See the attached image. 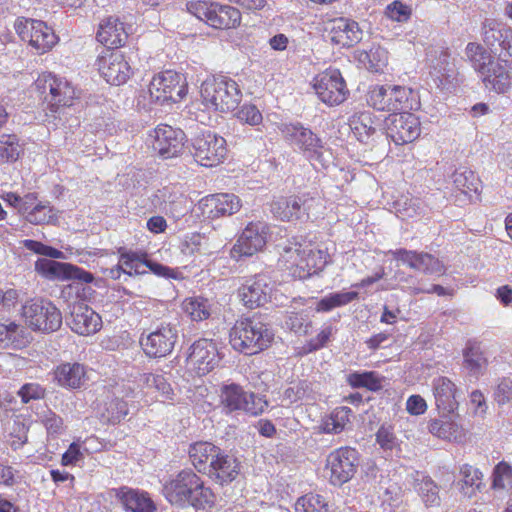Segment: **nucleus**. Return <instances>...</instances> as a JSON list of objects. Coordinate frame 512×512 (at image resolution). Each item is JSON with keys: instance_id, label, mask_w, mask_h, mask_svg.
Returning a JSON list of instances; mask_svg holds the SVG:
<instances>
[{"instance_id": "f257e3e1", "label": "nucleus", "mask_w": 512, "mask_h": 512, "mask_svg": "<svg viewBox=\"0 0 512 512\" xmlns=\"http://www.w3.org/2000/svg\"><path fill=\"white\" fill-rule=\"evenodd\" d=\"M166 500L179 508L194 507L199 510L214 506L216 496L212 489L192 469H184L163 486Z\"/></svg>"}, {"instance_id": "f03ea898", "label": "nucleus", "mask_w": 512, "mask_h": 512, "mask_svg": "<svg viewBox=\"0 0 512 512\" xmlns=\"http://www.w3.org/2000/svg\"><path fill=\"white\" fill-rule=\"evenodd\" d=\"M465 55L473 69L481 75L487 89L497 93H505L510 89L509 72L483 45L469 42L465 48Z\"/></svg>"}, {"instance_id": "7ed1b4c3", "label": "nucleus", "mask_w": 512, "mask_h": 512, "mask_svg": "<svg viewBox=\"0 0 512 512\" xmlns=\"http://www.w3.org/2000/svg\"><path fill=\"white\" fill-rule=\"evenodd\" d=\"M229 338L234 350L246 355H254L270 346L274 333L259 318L247 317L235 322Z\"/></svg>"}, {"instance_id": "20e7f679", "label": "nucleus", "mask_w": 512, "mask_h": 512, "mask_svg": "<svg viewBox=\"0 0 512 512\" xmlns=\"http://www.w3.org/2000/svg\"><path fill=\"white\" fill-rule=\"evenodd\" d=\"M279 265L299 279H305L321 270L325 264V256L321 250H314L296 241H289L282 247Z\"/></svg>"}, {"instance_id": "39448f33", "label": "nucleus", "mask_w": 512, "mask_h": 512, "mask_svg": "<svg viewBox=\"0 0 512 512\" xmlns=\"http://www.w3.org/2000/svg\"><path fill=\"white\" fill-rule=\"evenodd\" d=\"M284 139L312 163L325 166L329 159V151L322 140L311 129L301 123H285L280 126Z\"/></svg>"}, {"instance_id": "423d86ee", "label": "nucleus", "mask_w": 512, "mask_h": 512, "mask_svg": "<svg viewBox=\"0 0 512 512\" xmlns=\"http://www.w3.org/2000/svg\"><path fill=\"white\" fill-rule=\"evenodd\" d=\"M201 97L207 108L228 112L237 108L242 98V92L236 81L220 76L207 79L202 83Z\"/></svg>"}, {"instance_id": "0eeeda50", "label": "nucleus", "mask_w": 512, "mask_h": 512, "mask_svg": "<svg viewBox=\"0 0 512 512\" xmlns=\"http://www.w3.org/2000/svg\"><path fill=\"white\" fill-rule=\"evenodd\" d=\"M188 10L216 29L236 28L241 23V12L230 5L198 1L190 3Z\"/></svg>"}, {"instance_id": "6e6552de", "label": "nucleus", "mask_w": 512, "mask_h": 512, "mask_svg": "<svg viewBox=\"0 0 512 512\" xmlns=\"http://www.w3.org/2000/svg\"><path fill=\"white\" fill-rule=\"evenodd\" d=\"M220 401L224 409L231 413L243 411L251 416L264 412L268 402L258 394L245 391L240 385L231 383L224 385L220 392Z\"/></svg>"}, {"instance_id": "1a4fd4ad", "label": "nucleus", "mask_w": 512, "mask_h": 512, "mask_svg": "<svg viewBox=\"0 0 512 512\" xmlns=\"http://www.w3.org/2000/svg\"><path fill=\"white\" fill-rule=\"evenodd\" d=\"M484 44L512 69V29L495 19H485L481 27Z\"/></svg>"}, {"instance_id": "9d476101", "label": "nucleus", "mask_w": 512, "mask_h": 512, "mask_svg": "<svg viewBox=\"0 0 512 512\" xmlns=\"http://www.w3.org/2000/svg\"><path fill=\"white\" fill-rule=\"evenodd\" d=\"M22 315L33 330L54 332L62 324V315L59 309L50 301L43 299L26 302L22 307Z\"/></svg>"}, {"instance_id": "9b49d317", "label": "nucleus", "mask_w": 512, "mask_h": 512, "mask_svg": "<svg viewBox=\"0 0 512 512\" xmlns=\"http://www.w3.org/2000/svg\"><path fill=\"white\" fill-rule=\"evenodd\" d=\"M359 465L358 452L350 447H341L332 451L326 458L325 470L329 482L341 486L350 481Z\"/></svg>"}, {"instance_id": "f8f14e48", "label": "nucleus", "mask_w": 512, "mask_h": 512, "mask_svg": "<svg viewBox=\"0 0 512 512\" xmlns=\"http://www.w3.org/2000/svg\"><path fill=\"white\" fill-rule=\"evenodd\" d=\"M313 88L318 98L327 106H337L343 103L349 90L338 69H326L313 80Z\"/></svg>"}, {"instance_id": "ddd939ff", "label": "nucleus", "mask_w": 512, "mask_h": 512, "mask_svg": "<svg viewBox=\"0 0 512 512\" xmlns=\"http://www.w3.org/2000/svg\"><path fill=\"white\" fill-rule=\"evenodd\" d=\"M149 94L156 103L178 102L187 93L185 79L175 71L166 70L154 76L149 84Z\"/></svg>"}, {"instance_id": "4468645a", "label": "nucleus", "mask_w": 512, "mask_h": 512, "mask_svg": "<svg viewBox=\"0 0 512 512\" xmlns=\"http://www.w3.org/2000/svg\"><path fill=\"white\" fill-rule=\"evenodd\" d=\"M178 330L175 324L162 322L147 336L140 338V344L149 358H162L169 355L177 342Z\"/></svg>"}, {"instance_id": "2eb2a0df", "label": "nucleus", "mask_w": 512, "mask_h": 512, "mask_svg": "<svg viewBox=\"0 0 512 512\" xmlns=\"http://www.w3.org/2000/svg\"><path fill=\"white\" fill-rule=\"evenodd\" d=\"M193 157L202 166L214 167L227 155L226 140L210 131L197 135L192 141Z\"/></svg>"}, {"instance_id": "dca6fc26", "label": "nucleus", "mask_w": 512, "mask_h": 512, "mask_svg": "<svg viewBox=\"0 0 512 512\" xmlns=\"http://www.w3.org/2000/svg\"><path fill=\"white\" fill-rule=\"evenodd\" d=\"M15 30L23 41H27L39 53L49 51L57 42L54 31L41 20H18Z\"/></svg>"}, {"instance_id": "f3484780", "label": "nucleus", "mask_w": 512, "mask_h": 512, "mask_svg": "<svg viewBox=\"0 0 512 512\" xmlns=\"http://www.w3.org/2000/svg\"><path fill=\"white\" fill-rule=\"evenodd\" d=\"M37 90L51 106H71L75 98L74 87L65 79L51 73L43 74L35 82Z\"/></svg>"}, {"instance_id": "a211bd4d", "label": "nucleus", "mask_w": 512, "mask_h": 512, "mask_svg": "<svg viewBox=\"0 0 512 512\" xmlns=\"http://www.w3.org/2000/svg\"><path fill=\"white\" fill-rule=\"evenodd\" d=\"M409 94L403 86L376 85L370 89L367 102L374 109L397 113L407 107Z\"/></svg>"}, {"instance_id": "6ab92c4d", "label": "nucleus", "mask_w": 512, "mask_h": 512, "mask_svg": "<svg viewBox=\"0 0 512 512\" xmlns=\"http://www.w3.org/2000/svg\"><path fill=\"white\" fill-rule=\"evenodd\" d=\"M269 226L262 221L247 224L236 243L231 249V256L235 259L250 257L261 251L267 242Z\"/></svg>"}, {"instance_id": "aec40b11", "label": "nucleus", "mask_w": 512, "mask_h": 512, "mask_svg": "<svg viewBox=\"0 0 512 512\" xmlns=\"http://www.w3.org/2000/svg\"><path fill=\"white\" fill-rule=\"evenodd\" d=\"M386 134L396 145L415 141L421 133L419 118L412 113H392L385 119Z\"/></svg>"}, {"instance_id": "412c9836", "label": "nucleus", "mask_w": 512, "mask_h": 512, "mask_svg": "<svg viewBox=\"0 0 512 512\" xmlns=\"http://www.w3.org/2000/svg\"><path fill=\"white\" fill-rule=\"evenodd\" d=\"M96 66L106 82L112 85L126 83L132 74V69L125 56L120 51L107 49L98 56Z\"/></svg>"}, {"instance_id": "4be33fe9", "label": "nucleus", "mask_w": 512, "mask_h": 512, "mask_svg": "<svg viewBox=\"0 0 512 512\" xmlns=\"http://www.w3.org/2000/svg\"><path fill=\"white\" fill-rule=\"evenodd\" d=\"M35 270L49 280H78L82 283H90L94 279L90 272L78 266L46 258H40L35 262Z\"/></svg>"}, {"instance_id": "5701e85b", "label": "nucleus", "mask_w": 512, "mask_h": 512, "mask_svg": "<svg viewBox=\"0 0 512 512\" xmlns=\"http://www.w3.org/2000/svg\"><path fill=\"white\" fill-rule=\"evenodd\" d=\"M152 147L164 159L178 156L184 147L185 134L169 125H158L151 135Z\"/></svg>"}, {"instance_id": "b1692460", "label": "nucleus", "mask_w": 512, "mask_h": 512, "mask_svg": "<svg viewBox=\"0 0 512 512\" xmlns=\"http://www.w3.org/2000/svg\"><path fill=\"white\" fill-rule=\"evenodd\" d=\"M272 281L265 274H257L245 281L238 290L243 304L250 309L263 306L271 297Z\"/></svg>"}, {"instance_id": "393cba45", "label": "nucleus", "mask_w": 512, "mask_h": 512, "mask_svg": "<svg viewBox=\"0 0 512 512\" xmlns=\"http://www.w3.org/2000/svg\"><path fill=\"white\" fill-rule=\"evenodd\" d=\"M187 362L198 375L208 374L219 362L216 344L208 339L195 341L190 347Z\"/></svg>"}, {"instance_id": "a878e982", "label": "nucleus", "mask_w": 512, "mask_h": 512, "mask_svg": "<svg viewBox=\"0 0 512 512\" xmlns=\"http://www.w3.org/2000/svg\"><path fill=\"white\" fill-rule=\"evenodd\" d=\"M326 31L327 38L341 47H351L359 43L363 36V31L356 21L343 17L329 21Z\"/></svg>"}, {"instance_id": "bb28decb", "label": "nucleus", "mask_w": 512, "mask_h": 512, "mask_svg": "<svg viewBox=\"0 0 512 512\" xmlns=\"http://www.w3.org/2000/svg\"><path fill=\"white\" fill-rule=\"evenodd\" d=\"M242 206L240 198L232 193H218L207 196L201 201L203 214L215 219L237 213Z\"/></svg>"}, {"instance_id": "cd10ccee", "label": "nucleus", "mask_w": 512, "mask_h": 512, "mask_svg": "<svg viewBox=\"0 0 512 512\" xmlns=\"http://www.w3.org/2000/svg\"><path fill=\"white\" fill-rule=\"evenodd\" d=\"M68 324L75 333L90 335L100 330L102 320L93 309L87 305L78 304L73 306Z\"/></svg>"}, {"instance_id": "c85d7f7f", "label": "nucleus", "mask_w": 512, "mask_h": 512, "mask_svg": "<svg viewBox=\"0 0 512 512\" xmlns=\"http://www.w3.org/2000/svg\"><path fill=\"white\" fill-rule=\"evenodd\" d=\"M152 203L159 210L174 218L183 216L188 210V199L178 190L171 187L159 189L154 194Z\"/></svg>"}, {"instance_id": "c756f323", "label": "nucleus", "mask_w": 512, "mask_h": 512, "mask_svg": "<svg viewBox=\"0 0 512 512\" xmlns=\"http://www.w3.org/2000/svg\"><path fill=\"white\" fill-rule=\"evenodd\" d=\"M240 472V463L234 456L225 454L221 449L219 455L212 461L205 473L215 483L225 485L236 479Z\"/></svg>"}, {"instance_id": "7c9ffc66", "label": "nucleus", "mask_w": 512, "mask_h": 512, "mask_svg": "<svg viewBox=\"0 0 512 512\" xmlns=\"http://www.w3.org/2000/svg\"><path fill=\"white\" fill-rule=\"evenodd\" d=\"M128 34L119 18L109 16L102 21L97 31V40L107 48L116 49L124 45Z\"/></svg>"}, {"instance_id": "2f4dec72", "label": "nucleus", "mask_w": 512, "mask_h": 512, "mask_svg": "<svg viewBox=\"0 0 512 512\" xmlns=\"http://www.w3.org/2000/svg\"><path fill=\"white\" fill-rule=\"evenodd\" d=\"M433 395L437 409L442 413H452L458 407L455 384L447 377H438L433 380Z\"/></svg>"}, {"instance_id": "473e14b6", "label": "nucleus", "mask_w": 512, "mask_h": 512, "mask_svg": "<svg viewBox=\"0 0 512 512\" xmlns=\"http://www.w3.org/2000/svg\"><path fill=\"white\" fill-rule=\"evenodd\" d=\"M349 126L354 136L366 143L376 133L379 123L371 111H359L349 118Z\"/></svg>"}, {"instance_id": "72a5a7b5", "label": "nucleus", "mask_w": 512, "mask_h": 512, "mask_svg": "<svg viewBox=\"0 0 512 512\" xmlns=\"http://www.w3.org/2000/svg\"><path fill=\"white\" fill-rule=\"evenodd\" d=\"M220 448L210 442H196L189 448V457L195 469L205 474L211 462L219 455Z\"/></svg>"}, {"instance_id": "f704fd0d", "label": "nucleus", "mask_w": 512, "mask_h": 512, "mask_svg": "<svg viewBox=\"0 0 512 512\" xmlns=\"http://www.w3.org/2000/svg\"><path fill=\"white\" fill-rule=\"evenodd\" d=\"M122 505L130 512H154L156 507L147 493L121 488L117 493Z\"/></svg>"}, {"instance_id": "c9c22d12", "label": "nucleus", "mask_w": 512, "mask_h": 512, "mask_svg": "<svg viewBox=\"0 0 512 512\" xmlns=\"http://www.w3.org/2000/svg\"><path fill=\"white\" fill-rule=\"evenodd\" d=\"M299 205L300 198L297 196L279 197L271 203V212L281 221H295L302 219Z\"/></svg>"}, {"instance_id": "e433bc0d", "label": "nucleus", "mask_w": 512, "mask_h": 512, "mask_svg": "<svg viewBox=\"0 0 512 512\" xmlns=\"http://www.w3.org/2000/svg\"><path fill=\"white\" fill-rule=\"evenodd\" d=\"M414 489L426 507L440 506V489L430 476L417 473Z\"/></svg>"}, {"instance_id": "4c0bfd02", "label": "nucleus", "mask_w": 512, "mask_h": 512, "mask_svg": "<svg viewBox=\"0 0 512 512\" xmlns=\"http://www.w3.org/2000/svg\"><path fill=\"white\" fill-rule=\"evenodd\" d=\"M84 376V366L79 363H64L55 370V379L63 387L79 388Z\"/></svg>"}, {"instance_id": "58836bf2", "label": "nucleus", "mask_w": 512, "mask_h": 512, "mask_svg": "<svg viewBox=\"0 0 512 512\" xmlns=\"http://www.w3.org/2000/svg\"><path fill=\"white\" fill-rule=\"evenodd\" d=\"M352 410L349 407L341 406L335 408L330 415L321 420L319 429L327 434L341 433L350 422Z\"/></svg>"}, {"instance_id": "ea45409f", "label": "nucleus", "mask_w": 512, "mask_h": 512, "mask_svg": "<svg viewBox=\"0 0 512 512\" xmlns=\"http://www.w3.org/2000/svg\"><path fill=\"white\" fill-rule=\"evenodd\" d=\"M429 432L443 440L462 441L465 432L456 422L449 420L434 419L428 424Z\"/></svg>"}, {"instance_id": "a19ab883", "label": "nucleus", "mask_w": 512, "mask_h": 512, "mask_svg": "<svg viewBox=\"0 0 512 512\" xmlns=\"http://www.w3.org/2000/svg\"><path fill=\"white\" fill-rule=\"evenodd\" d=\"M461 480L458 486L464 496L471 498L482 486V472L469 464H464L460 468Z\"/></svg>"}, {"instance_id": "79ce46f5", "label": "nucleus", "mask_w": 512, "mask_h": 512, "mask_svg": "<svg viewBox=\"0 0 512 512\" xmlns=\"http://www.w3.org/2000/svg\"><path fill=\"white\" fill-rule=\"evenodd\" d=\"M465 367L473 375H478L487 365V359L480 343L476 341H468L465 349L463 350Z\"/></svg>"}, {"instance_id": "37998d69", "label": "nucleus", "mask_w": 512, "mask_h": 512, "mask_svg": "<svg viewBox=\"0 0 512 512\" xmlns=\"http://www.w3.org/2000/svg\"><path fill=\"white\" fill-rule=\"evenodd\" d=\"M182 309L193 321H203L211 315V304L207 298L194 296L182 302Z\"/></svg>"}, {"instance_id": "c03bdc74", "label": "nucleus", "mask_w": 512, "mask_h": 512, "mask_svg": "<svg viewBox=\"0 0 512 512\" xmlns=\"http://www.w3.org/2000/svg\"><path fill=\"white\" fill-rule=\"evenodd\" d=\"M120 262L125 265L127 275H143L147 273L146 268L149 263L147 253L124 251L120 253Z\"/></svg>"}, {"instance_id": "a18cd8bd", "label": "nucleus", "mask_w": 512, "mask_h": 512, "mask_svg": "<svg viewBox=\"0 0 512 512\" xmlns=\"http://www.w3.org/2000/svg\"><path fill=\"white\" fill-rule=\"evenodd\" d=\"M356 291L330 293L318 301L317 312H328L336 307L345 306L358 298Z\"/></svg>"}, {"instance_id": "49530a36", "label": "nucleus", "mask_w": 512, "mask_h": 512, "mask_svg": "<svg viewBox=\"0 0 512 512\" xmlns=\"http://www.w3.org/2000/svg\"><path fill=\"white\" fill-rule=\"evenodd\" d=\"M295 512H332L331 506L319 494H306L300 497L294 506Z\"/></svg>"}, {"instance_id": "de8ad7c7", "label": "nucleus", "mask_w": 512, "mask_h": 512, "mask_svg": "<svg viewBox=\"0 0 512 512\" xmlns=\"http://www.w3.org/2000/svg\"><path fill=\"white\" fill-rule=\"evenodd\" d=\"M383 379V377L373 371L363 373L354 372L348 376V382L352 387L367 388L371 391L382 389Z\"/></svg>"}, {"instance_id": "09e8293b", "label": "nucleus", "mask_w": 512, "mask_h": 512, "mask_svg": "<svg viewBox=\"0 0 512 512\" xmlns=\"http://www.w3.org/2000/svg\"><path fill=\"white\" fill-rule=\"evenodd\" d=\"M25 219L34 225L53 224L57 221V216L49 205L37 204L23 213Z\"/></svg>"}, {"instance_id": "8fccbe9b", "label": "nucleus", "mask_w": 512, "mask_h": 512, "mask_svg": "<svg viewBox=\"0 0 512 512\" xmlns=\"http://www.w3.org/2000/svg\"><path fill=\"white\" fill-rule=\"evenodd\" d=\"M22 149L18 143L16 135L0 136V163H8L16 161Z\"/></svg>"}, {"instance_id": "3c124183", "label": "nucleus", "mask_w": 512, "mask_h": 512, "mask_svg": "<svg viewBox=\"0 0 512 512\" xmlns=\"http://www.w3.org/2000/svg\"><path fill=\"white\" fill-rule=\"evenodd\" d=\"M454 186L464 194L478 191V178L471 170H456L452 175Z\"/></svg>"}, {"instance_id": "603ef678", "label": "nucleus", "mask_w": 512, "mask_h": 512, "mask_svg": "<svg viewBox=\"0 0 512 512\" xmlns=\"http://www.w3.org/2000/svg\"><path fill=\"white\" fill-rule=\"evenodd\" d=\"M415 264L414 270L422 271L425 274L442 275L445 272L442 262L429 253L417 252Z\"/></svg>"}, {"instance_id": "864d4df0", "label": "nucleus", "mask_w": 512, "mask_h": 512, "mask_svg": "<svg viewBox=\"0 0 512 512\" xmlns=\"http://www.w3.org/2000/svg\"><path fill=\"white\" fill-rule=\"evenodd\" d=\"M428 61L430 67L439 74V76L448 75L451 71L450 54L446 49H431L428 52Z\"/></svg>"}, {"instance_id": "5fc2aeb1", "label": "nucleus", "mask_w": 512, "mask_h": 512, "mask_svg": "<svg viewBox=\"0 0 512 512\" xmlns=\"http://www.w3.org/2000/svg\"><path fill=\"white\" fill-rule=\"evenodd\" d=\"M492 487L498 490H506L512 487V466L505 462H499L493 469Z\"/></svg>"}, {"instance_id": "6e6d98bb", "label": "nucleus", "mask_w": 512, "mask_h": 512, "mask_svg": "<svg viewBox=\"0 0 512 512\" xmlns=\"http://www.w3.org/2000/svg\"><path fill=\"white\" fill-rule=\"evenodd\" d=\"M140 382L147 388H154L163 396L169 397L172 393L171 386L163 375L144 373L140 376Z\"/></svg>"}, {"instance_id": "4d7b16f0", "label": "nucleus", "mask_w": 512, "mask_h": 512, "mask_svg": "<svg viewBox=\"0 0 512 512\" xmlns=\"http://www.w3.org/2000/svg\"><path fill=\"white\" fill-rule=\"evenodd\" d=\"M412 14L411 8L402 3L401 1L395 0L392 3L388 4L385 9V15L396 22H407Z\"/></svg>"}, {"instance_id": "13d9d810", "label": "nucleus", "mask_w": 512, "mask_h": 512, "mask_svg": "<svg viewBox=\"0 0 512 512\" xmlns=\"http://www.w3.org/2000/svg\"><path fill=\"white\" fill-rule=\"evenodd\" d=\"M235 115L241 123L250 126H257L263 120L262 113L254 104H244Z\"/></svg>"}, {"instance_id": "bf43d9fd", "label": "nucleus", "mask_w": 512, "mask_h": 512, "mask_svg": "<svg viewBox=\"0 0 512 512\" xmlns=\"http://www.w3.org/2000/svg\"><path fill=\"white\" fill-rule=\"evenodd\" d=\"M376 441L384 450H393L398 445V439L394 434L393 427L382 425L376 433Z\"/></svg>"}, {"instance_id": "052dcab7", "label": "nucleus", "mask_w": 512, "mask_h": 512, "mask_svg": "<svg viewBox=\"0 0 512 512\" xmlns=\"http://www.w3.org/2000/svg\"><path fill=\"white\" fill-rule=\"evenodd\" d=\"M204 241L205 238L202 235L193 233L181 242L180 251L183 255L191 257L201 252Z\"/></svg>"}, {"instance_id": "680f3d73", "label": "nucleus", "mask_w": 512, "mask_h": 512, "mask_svg": "<svg viewBox=\"0 0 512 512\" xmlns=\"http://www.w3.org/2000/svg\"><path fill=\"white\" fill-rule=\"evenodd\" d=\"M107 420L110 422H119L128 414V406L120 398L112 399L106 407Z\"/></svg>"}, {"instance_id": "e2e57ef3", "label": "nucleus", "mask_w": 512, "mask_h": 512, "mask_svg": "<svg viewBox=\"0 0 512 512\" xmlns=\"http://www.w3.org/2000/svg\"><path fill=\"white\" fill-rule=\"evenodd\" d=\"M23 332V329L14 322L9 324L0 323V346L7 347L17 339V336Z\"/></svg>"}, {"instance_id": "0e129e2a", "label": "nucleus", "mask_w": 512, "mask_h": 512, "mask_svg": "<svg viewBox=\"0 0 512 512\" xmlns=\"http://www.w3.org/2000/svg\"><path fill=\"white\" fill-rule=\"evenodd\" d=\"M42 421L49 435L57 436L64 432L63 419L56 413L49 411L44 415Z\"/></svg>"}, {"instance_id": "69168bd1", "label": "nucleus", "mask_w": 512, "mask_h": 512, "mask_svg": "<svg viewBox=\"0 0 512 512\" xmlns=\"http://www.w3.org/2000/svg\"><path fill=\"white\" fill-rule=\"evenodd\" d=\"M308 388L309 386L305 381L299 382L285 390L284 399L289 403H294L299 400L309 398Z\"/></svg>"}, {"instance_id": "338daca9", "label": "nucleus", "mask_w": 512, "mask_h": 512, "mask_svg": "<svg viewBox=\"0 0 512 512\" xmlns=\"http://www.w3.org/2000/svg\"><path fill=\"white\" fill-rule=\"evenodd\" d=\"M300 198V211L302 213V217L306 216L309 218L310 216H316L319 211L318 208L322 207V203L319 198L311 197L308 195H303Z\"/></svg>"}, {"instance_id": "774afa93", "label": "nucleus", "mask_w": 512, "mask_h": 512, "mask_svg": "<svg viewBox=\"0 0 512 512\" xmlns=\"http://www.w3.org/2000/svg\"><path fill=\"white\" fill-rule=\"evenodd\" d=\"M24 403H28L30 400L40 399L44 396V389L36 383H29L22 386L18 392Z\"/></svg>"}]
</instances>
